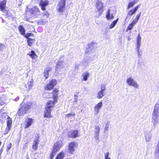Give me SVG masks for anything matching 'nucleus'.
<instances>
[{"instance_id":"17","label":"nucleus","mask_w":159,"mask_h":159,"mask_svg":"<svg viewBox=\"0 0 159 159\" xmlns=\"http://www.w3.org/2000/svg\"><path fill=\"white\" fill-rule=\"evenodd\" d=\"M140 6V5L139 4L131 10H130L128 13V15L129 16L133 15L137 11Z\"/></svg>"},{"instance_id":"10","label":"nucleus","mask_w":159,"mask_h":159,"mask_svg":"<svg viewBox=\"0 0 159 159\" xmlns=\"http://www.w3.org/2000/svg\"><path fill=\"white\" fill-rule=\"evenodd\" d=\"M35 139L34 141V143L32 145V148L34 151H36L38 149V145L39 142V134H37L35 137Z\"/></svg>"},{"instance_id":"28","label":"nucleus","mask_w":159,"mask_h":159,"mask_svg":"<svg viewBox=\"0 0 159 159\" xmlns=\"http://www.w3.org/2000/svg\"><path fill=\"white\" fill-rule=\"evenodd\" d=\"M110 10H108L107 14H106V17L108 20H110L113 19L114 18V16L113 15H110Z\"/></svg>"},{"instance_id":"41","label":"nucleus","mask_w":159,"mask_h":159,"mask_svg":"<svg viewBox=\"0 0 159 159\" xmlns=\"http://www.w3.org/2000/svg\"><path fill=\"white\" fill-rule=\"evenodd\" d=\"M10 122L9 120H8L7 121V127L8 128V129L9 130L10 129Z\"/></svg>"},{"instance_id":"12","label":"nucleus","mask_w":159,"mask_h":159,"mask_svg":"<svg viewBox=\"0 0 159 159\" xmlns=\"http://www.w3.org/2000/svg\"><path fill=\"white\" fill-rule=\"evenodd\" d=\"M57 102V100H53V101L49 100L46 103L45 107L50 109H52V108L55 107V103Z\"/></svg>"},{"instance_id":"42","label":"nucleus","mask_w":159,"mask_h":159,"mask_svg":"<svg viewBox=\"0 0 159 159\" xmlns=\"http://www.w3.org/2000/svg\"><path fill=\"white\" fill-rule=\"evenodd\" d=\"M109 123L107 122L105 126V130H107L108 129L109 127Z\"/></svg>"},{"instance_id":"23","label":"nucleus","mask_w":159,"mask_h":159,"mask_svg":"<svg viewBox=\"0 0 159 159\" xmlns=\"http://www.w3.org/2000/svg\"><path fill=\"white\" fill-rule=\"evenodd\" d=\"M28 55L29 56L33 59H35L38 57L37 55L34 51H31L30 53H28Z\"/></svg>"},{"instance_id":"27","label":"nucleus","mask_w":159,"mask_h":159,"mask_svg":"<svg viewBox=\"0 0 159 159\" xmlns=\"http://www.w3.org/2000/svg\"><path fill=\"white\" fill-rule=\"evenodd\" d=\"M137 2V1H136L135 0H134L132 2H129L128 4L127 9H128L132 7Z\"/></svg>"},{"instance_id":"22","label":"nucleus","mask_w":159,"mask_h":159,"mask_svg":"<svg viewBox=\"0 0 159 159\" xmlns=\"http://www.w3.org/2000/svg\"><path fill=\"white\" fill-rule=\"evenodd\" d=\"M65 157V152L63 151H62L57 155L55 159H63Z\"/></svg>"},{"instance_id":"5","label":"nucleus","mask_w":159,"mask_h":159,"mask_svg":"<svg viewBox=\"0 0 159 159\" xmlns=\"http://www.w3.org/2000/svg\"><path fill=\"white\" fill-rule=\"evenodd\" d=\"M78 144L75 141H72L69 143L68 150L70 154H73L75 151V148L77 147Z\"/></svg>"},{"instance_id":"3","label":"nucleus","mask_w":159,"mask_h":159,"mask_svg":"<svg viewBox=\"0 0 159 159\" xmlns=\"http://www.w3.org/2000/svg\"><path fill=\"white\" fill-rule=\"evenodd\" d=\"M57 82L55 79L51 80L44 87V90L47 91H50L57 84Z\"/></svg>"},{"instance_id":"24","label":"nucleus","mask_w":159,"mask_h":159,"mask_svg":"<svg viewBox=\"0 0 159 159\" xmlns=\"http://www.w3.org/2000/svg\"><path fill=\"white\" fill-rule=\"evenodd\" d=\"M18 28L20 34L21 35H24L25 34V30L23 26L21 25H20Z\"/></svg>"},{"instance_id":"15","label":"nucleus","mask_w":159,"mask_h":159,"mask_svg":"<svg viewBox=\"0 0 159 159\" xmlns=\"http://www.w3.org/2000/svg\"><path fill=\"white\" fill-rule=\"evenodd\" d=\"M34 120L30 118H27L25 121V128H27L30 126L34 122Z\"/></svg>"},{"instance_id":"35","label":"nucleus","mask_w":159,"mask_h":159,"mask_svg":"<svg viewBox=\"0 0 159 159\" xmlns=\"http://www.w3.org/2000/svg\"><path fill=\"white\" fill-rule=\"evenodd\" d=\"M63 62L61 61H58L56 66V68L57 69H58L59 67L62 65Z\"/></svg>"},{"instance_id":"2","label":"nucleus","mask_w":159,"mask_h":159,"mask_svg":"<svg viewBox=\"0 0 159 159\" xmlns=\"http://www.w3.org/2000/svg\"><path fill=\"white\" fill-rule=\"evenodd\" d=\"M40 11L38 8L34 7V8H32L27 10L26 11V14L27 15L30 14V17H37L39 15Z\"/></svg>"},{"instance_id":"31","label":"nucleus","mask_w":159,"mask_h":159,"mask_svg":"<svg viewBox=\"0 0 159 159\" xmlns=\"http://www.w3.org/2000/svg\"><path fill=\"white\" fill-rule=\"evenodd\" d=\"M119 20V18H118L116 20L113 21L111 24L110 26V28L111 29L112 28H113L116 24L117 23L118 20Z\"/></svg>"},{"instance_id":"39","label":"nucleus","mask_w":159,"mask_h":159,"mask_svg":"<svg viewBox=\"0 0 159 159\" xmlns=\"http://www.w3.org/2000/svg\"><path fill=\"white\" fill-rule=\"evenodd\" d=\"M109 153L107 152L105 155V159H111L109 157Z\"/></svg>"},{"instance_id":"21","label":"nucleus","mask_w":159,"mask_h":159,"mask_svg":"<svg viewBox=\"0 0 159 159\" xmlns=\"http://www.w3.org/2000/svg\"><path fill=\"white\" fill-rule=\"evenodd\" d=\"M33 80L32 79L30 81L28 82V83L25 84L26 88L27 89V90H29L32 89V86H33Z\"/></svg>"},{"instance_id":"6","label":"nucleus","mask_w":159,"mask_h":159,"mask_svg":"<svg viewBox=\"0 0 159 159\" xmlns=\"http://www.w3.org/2000/svg\"><path fill=\"white\" fill-rule=\"evenodd\" d=\"M66 0H60L57 6V11L58 12L62 13L66 9Z\"/></svg>"},{"instance_id":"26","label":"nucleus","mask_w":159,"mask_h":159,"mask_svg":"<svg viewBox=\"0 0 159 159\" xmlns=\"http://www.w3.org/2000/svg\"><path fill=\"white\" fill-rule=\"evenodd\" d=\"M96 9L103 8L102 3L99 0L97 1L96 3Z\"/></svg>"},{"instance_id":"13","label":"nucleus","mask_w":159,"mask_h":159,"mask_svg":"<svg viewBox=\"0 0 159 159\" xmlns=\"http://www.w3.org/2000/svg\"><path fill=\"white\" fill-rule=\"evenodd\" d=\"M126 82L129 86H132L137 88L139 87V85L137 83L131 78H127L126 80Z\"/></svg>"},{"instance_id":"9","label":"nucleus","mask_w":159,"mask_h":159,"mask_svg":"<svg viewBox=\"0 0 159 159\" xmlns=\"http://www.w3.org/2000/svg\"><path fill=\"white\" fill-rule=\"evenodd\" d=\"M80 136L79 131L77 129H75L70 131L67 134V136L69 138L75 139Z\"/></svg>"},{"instance_id":"47","label":"nucleus","mask_w":159,"mask_h":159,"mask_svg":"<svg viewBox=\"0 0 159 159\" xmlns=\"http://www.w3.org/2000/svg\"><path fill=\"white\" fill-rule=\"evenodd\" d=\"M26 159H30L29 157H27Z\"/></svg>"},{"instance_id":"14","label":"nucleus","mask_w":159,"mask_h":159,"mask_svg":"<svg viewBox=\"0 0 159 159\" xmlns=\"http://www.w3.org/2000/svg\"><path fill=\"white\" fill-rule=\"evenodd\" d=\"M52 110V109H50L45 107L43 114V117L44 118H48L49 119L52 118V116L51 114Z\"/></svg>"},{"instance_id":"16","label":"nucleus","mask_w":159,"mask_h":159,"mask_svg":"<svg viewBox=\"0 0 159 159\" xmlns=\"http://www.w3.org/2000/svg\"><path fill=\"white\" fill-rule=\"evenodd\" d=\"M159 110L158 109H154L152 113V119L154 120L155 121L154 123V125H156L157 121V117L158 116V113H159Z\"/></svg>"},{"instance_id":"37","label":"nucleus","mask_w":159,"mask_h":159,"mask_svg":"<svg viewBox=\"0 0 159 159\" xmlns=\"http://www.w3.org/2000/svg\"><path fill=\"white\" fill-rule=\"evenodd\" d=\"M75 115V113L74 112H72L71 113H69L68 114H66L65 115V116L66 117H70L71 116H74Z\"/></svg>"},{"instance_id":"11","label":"nucleus","mask_w":159,"mask_h":159,"mask_svg":"<svg viewBox=\"0 0 159 159\" xmlns=\"http://www.w3.org/2000/svg\"><path fill=\"white\" fill-rule=\"evenodd\" d=\"M49 4L48 1L41 0L39 2V6L42 11H44L46 10V7L48 6Z\"/></svg>"},{"instance_id":"7","label":"nucleus","mask_w":159,"mask_h":159,"mask_svg":"<svg viewBox=\"0 0 159 159\" xmlns=\"http://www.w3.org/2000/svg\"><path fill=\"white\" fill-rule=\"evenodd\" d=\"M30 106L26 105L22 106L17 112V115L19 116L24 115L27 113V111L30 108Z\"/></svg>"},{"instance_id":"36","label":"nucleus","mask_w":159,"mask_h":159,"mask_svg":"<svg viewBox=\"0 0 159 159\" xmlns=\"http://www.w3.org/2000/svg\"><path fill=\"white\" fill-rule=\"evenodd\" d=\"M95 134L97 135H98L99 132H100V128L98 126H96L95 127Z\"/></svg>"},{"instance_id":"45","label":"nucleus","mask_w":159,"mask_h":159,"mask_svg":"<svg viewBox=\"0 0 159 159\" xmlns=\"http://www.w3.org/2000/svg\"><path fill=\"white\" fill-rule=\"evenodd\" d=\"M2 152V148L0 149V156L1 155Z\"/></svg>"},{"instance_id":"25","label":"nucleus","mask_w":159,"mask_h":159,"mask_svg":"<svg viewBox=\"0 0 159 159\" xmlns=\"http://www.w3.org/2000/svg\"><path fill=\"white\" fill-rule=\"evenodd\" d=\"M35 39L28 38L27 40L28 45L30 47L32 46L34 43Z\"/></svg>"},{"instance_id":"1","label":"nucleus","mask_w":159,"mask_h":159,"mask_svg":"<svg viewBox=\"0 0 159 159\" xmlns=\"http://www.w3.org/2000/svg\"><path fill=\"white\" fill-rule=\"evenodd\" d=\"M62 146V145L60 144L58 142H57L54 144L49 155V159H53V158L56 153L59 151Z\"/></svg>"},{"instance_id":"32","label":"nucleus","mask_w":159,"mask_h":159,"mask_svg":"<svg viewBox=\"0 0 159 159\" xmlns=\"http://www.w3.org/2000/svg\"><path fill=\"white\" fill-rule=\"evenodd\" d=\"M141 15V12H139L136 16V18H135L133 20L134 22L136 23L139 20V19Z\"/></svg>"},{"instance_id":"30","label":"nucleus","mask_w":159,"mask_h":159,"mask_svg":"<svg viewBox=\"0 0 159 159\" xmlns=\"http://www.w3.org/2000/svg\"><path fill=\"white\" fill-rule=\"evenodd\" d=\"M89 76V73L88 72H86L83 73L82 76L83 77V80L86 81L88 79V77Z\"/></svg>"},{"instance_id":"48","label":"nucleus","mask_w":159,"mask_h":159,"mask_svg":"<svg viewBox=\"0 0 159 159\" xmlns=\"http://www.w3.org/2000/svg\"><path fill=\"white\" fill-rule=\"evenodd\" d=\"M10 123H11V122H10Z\"/></svg>"},{"instance_id":"8","label":"nucleus","mask_w":159,"mask_h":159,"mask_svg":"<svg viewBox=\"0 0 159 159\" xmlns=\"http://www.w3.org/2000/svg\"><path fill=\"white\" fill-rule=\"evenodd\" d=\"M106 90V85L101 84V90L97 93V98L99 99H101L105 95L104 91Z\"/></svg>"},{"instance_id":"18","label":"nucleus","mask_w":159,"mask_h":159,"mask_svg":"<svg viewBox=\"0 0 159 159\" xmlns=\"http://www.w3.org/2000/svg\"><path fill=\"white\" fill-rule=\"evenodd\" d=\"M7 0H3L0 1V10L4 12L6 11Z\"/></svg>"},{"instance_id":"20","label":"nucleus","mask_w":159,"mask_h":159,"mask_svg":"<svg viewBox=\"0 0 159 159\" xmlns=\"http://www.w3.org/2000/svg\"><path fill=\"white\" fill-rule=\"evenodd\" d=\"M51 67H49L44 70L43 74V76L45 77V79H47L49 77V72L52 70Z\"/></svg>"},{"instance_id":"4","label":"nucleus","mask_w":159,"mask_h":159,"mask_svg":"<svg viewBox=\"0 0 159 159\" xmlns=\"http://www.w3.org/2000/svg\"><path fill=\"white\" fill-rule=\"evenodd\" d=\"M48 93V98L51 99L52 98L53 100H57L59 93V90L58 88H55L52 90V93Z\"/></svg>"},{"instance_id":"44","label":"nucleus","mask_w":159,"mask_h":159,"mask_svg":"<svg viewBox=\"0 0 159 159\" xmlns=\"http://www.w3.org/2000/svg\"><path fill=\"white\" fill-rule=\"evenodd\" d=\"M4 102H2L0 99V106H2L3 105Z\"/></svg>"},{"instance_id":"46","label":"nucleus","mask_w":159,"mask_h":159,"mask_svg":"<svg viewBox=\"0 0 159 159\" xmlns=\"http://www.w3.org/2000/svg\"><path fill=\"white\" fill-rule=\"evenodd\" d=\"M10 148L9 147H8L7 148V151H8L9 150V149Z\"/></svg>"},{"instance_id":"40","label":"nucleus","mask_w":159,"mask_h":159,"mask_svg":"<svg viewBox=\"0 0 159 159\" xmlns=\"http://www.w3.org/2000/svg\"><path fill=\"white\" fill-rule=\"evenodd\" d=\"M141 39V38L139 34H138V36L137 38V40L138 43H140Z\"/></svg>"},{"instance_id":"33","label":"nucleus","mask_w":159,"mask_h":159,"mask_svg":"<svg viewBox=\"0 0 159 159\" xmlns=\"http://www.w3.org/2000/svg\"><path fill=\"white\" fill-rule=\"evenodd\" d=\"M97 9L96 13L98 14V16H100L104 11L103 8Z\"/></svg>"},{"instance_id":"43","label":"nucleus","mask_w":159,"mask_h":159,"mask_svg":"<svg viewBox=\"0 0 159 159\" xmlns=\"http://www.w3.org/2000/svg\"><path fill=\"white\" fill-rule=\"evenodd\" d=\"M75 102H76L78 101V99L77 98L78 97L76 95H75Z\"/></svg>"},{"instance_id":"38","label":"nucleus","mask_w":159,"mask_h":159,"mask_svg":"<svg viewBox=\"0 0 159 159\" xmlns=\"http://www.w3.org/2000/svg\"><path fill=\"white\" fill-rule=\"evenodd\" d=\"M155 153L159 155V141L157 144V149L156 150Z\"/></svg>"},{"instance_id":"34","label":"nucleus","mask_w":159,"mask_h":159,"mask_svg":"<svg viewBox=\"0 0 159 159\" xmlns=\"http://www.w3.org/2000/svg\"><path fill=\"white\" fill-rule=\"evenodd\" d=\"M34 34L32 33H27L26 34H25L24 36L26 38L28 39V38H29V37H33L34 36Z\"/></svg>"},{"instance_id":"29","label":"nucleus","mask_w":159,"mask_h":159,"mask_svg":"<svg viewBox=\"0 0 159 159\" xmlns=\"http://www.w3.org/2000/svg\"><path fill=\"white\" fill-rule=\"evenodd\" d=\"M136 24V23L132 21V22L127 27L126 31L131 30L133 29V26Z\"/></svg>"},{"instance_id":"19","label":"nucleus","mask_w":159,"mask_h":159,"mask_svg":"<svg viewBox=\"0 0 159 159\" xmlns=\"http://www.w3.org/2000/svg\"><path fill=\"white\" fill-rule=\"evenodd\" d=\"M102 106V101H101L96 105L94 107V111L96 114H98L99 112V110Z\"/></svg>"}]
</instances>
